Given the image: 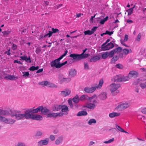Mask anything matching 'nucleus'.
Listing matches in <instances>:
<instances>
[{"mask_svg":"<svg viewBox=\"0 0 146 146\" xmlns=\"http://www.w3.org/2000/svg\"><path fill=\"white\" fill-rule=\"evenodd\" d=\"M109 131H111L112 133H116V129L115 128H112L109 129Z\"/></svg>","mask_w":146,"mask_h":146,"instance_id":"nucleus-61","label":"nucleus"},{"mask_svg":"<svg viewBox=\"0 0 146 146\" xmlns=\"http://www.w3.org/2000/svg\"><path fill=\"white\" fill-rule=\"evenodd\" d=\"M87 50V48H85L84 50H82V52L80 54L84 59L87 58L89 56V54H88L85 53Z\"/></svg>","mask_w":146,"mask_h":146,"instance_id":"nucleus-24","label":"nucleus"},{"mask_svg":"<svg viewBox=\"0 0 146 146\" xmlns=\"http://www.w3.org/2000/svg\"><path fill=\"white\" fill-rule=\"evenodd\" d=\"M20 58H21L20 60H25L26 62L29 63H30L31 62V60L29 56L27 57L26 55H24L23 56H20Z\"/></svg>","mask_w":146,"mask_h":146,"instance_id":"nucleus-13","label":"nucleus"},{"mask_svg":"<svg viewBox=\"0 0 146 146\" xmlns=\"http://www.w3.org/2000/svg\"><path fill=\"white\" fill-rule=\"evenodd\" d=\"M138 73L137 72L133 70L129 72L128 74V77L129 79L131 78L132 77L136 78L138 76Z\"/></svg>","mask_w":146,"mask_h":146,"instance_id":"nucleus-9","label":"nucleus"},{"mask_svg":"<svg viewBox=\"0 0 146 146\" xmlns=\"http://www.w3.org/2000/svg\"><path fill=\"white\" fill-rule=\"evenodd\" d=\"M116 127L117 128V129L119 131H120L122 132V131L123 130V129L120 126L118 125H116Z\"/></svg>","mask_w":146,"mask_h":146,"instance_id":"nucleus-62","label":"nucleus"},{"mask_svg":"<svg viewBox=\"0 0 146 146\" xmlns=\"http://www.w3.org/2000/svg\"><path fill=\"white\" fill-rule=\"evenodd\" d=\"M67 61H65L64 62L60 63V62L59 63V66H60V68L64 66V65L66 64L67 63Z\"/></svg>","mask_w":146,"mask_h":146,"instance_id":"nucleus-63","label":"nucleus"},{"mask_svg":"<svg viewBox=\"0 0 146 146\" xmlns=\"http://www.w3.org/2000/svg\"><path fill=\"white\" fill-rule=\"evenodd\" d=\"M110 44H111V43H109L106 46H101V49L103 51H105L109 50L111 48H108V46H109V45Z\"/></svg>","mask_w":146,"mask_h":146,"instance_id":"nucleus-29","label":"nucleus"},{"mask_svg":"<svg viewBox=\"0 0 146 146\" xmlns=\"http://www.w3.org/2000/svg\"><path fill=\"white\" fill-rule=\"evenodd\" d=\"M88 97L87 95H83L82 96L79 98L80 100H83L85 99L87 100V98Z\"/></svg>","mask_w":146,"mask_h":146,"instance_id":"nucleus-42","label":"nucleus"},{"mask_svg":"<svg viewBox=\"0 0 146 146\" xmlns=\"http://www.w3.org/2000/svg\"><path fill=\"white\" fill-rule=\"evenodd\" d=\"M129 79L128 75L127 76H124L119 75L115 76L114 77V81L115 82H124L128 80Z\"/></svg>","mask_w":146,"mask_h":146,"instance_id":"nucleus-3","label":"nucleus"},{"mask_svg":"<svg viewBox=\"0 0 146 146\" xmlns=\"http://www.w3.org/2000/svg\"><path fill=\"white\" fill-rule=\"evenodd\" d=\"M115 67L119 69H122L123 68V65L120 63L117 64L115 65Z\"/></svg>","mask_w":146,"mask_h":146,"instance_id":"nucleus-41","label":"nucleus"},{"mask_svg":"<svg viewBox=\"0 0 146 146\" xmlns=\"http://www.w3.org/2000/svg\"><path fill=\"white\" fill-rule=\"evenodd\" d=\"M34 108H31L32 110V111H33V113H36L38 112H41L42 109V106H39L37 108L35 109H33Z\"/></svg>","mask_w":146,"mask_h":146,"instance_id":"nucleus-16","label":"nucleus"},{"mask_svg":"<svg viewBox=\"0 0 146 146\" xmlns=\"http://www.w3.org/2000/svg\"><path fill=\"white\" fill-rule=\"evenodd\" d=\"M96 123V120L94 119H90L88 122V124L89 125H91L92 123Z\"/></svg>","mask_w":146,"mask_h":146,"instance_id":"nucleus-38","label":"nucleus"},{"mask_svg":"<svg viewBox=\"0 0 146 146\" xmlns=\"http://www.w3.org/2000/svg\"><path fill=\"white\" fill-rule=\"evenodd\" d=\"M68 108L67 106L65 105H62V107L61 108L62 112H65L68 111Z\"/></svg>","mask_w":146,"mask_h":146,"instance_id":"nucleus-32","label":"nucleus"},{"mask_svg":"<svg viewBox=\"0 0 146 146\" xmlns=\"http://www.w3.org/2000/svg\"><path fill=\"white\" fill-rule=\"evenodd\" d=\"M115 53V52L114 51L113 49L111 50L110 52H108V55L110 58L112 57L114 55V54Z\"/></svg>","mask_w":146,"mask_h":146,"instance_id":"nucleus-35","label":"nucleus"},{"mask_svg":"<svg viewBox=\"0 0 146 146\" xmlns=\"http://www.w3.org/2000/svg\"><path fill=\"white\" fill-rule=\"evenodd\" d=\"M126 11L128 12V16L131 15L133 12V10H132V9H129L126 10Z\"/></svg>","mask_w":146,"mask_h":146,"instance_id":"nucleus-49","label":"nucleus"},{"mask_svg":"<svg viewBox=\"0 0 146 146\" xmlns=\"http://www.w3.org/2000/svg\"><path fill=\"white\" fill-rule=\"evenodd\" d=\"M42 110H41V113L44 115H46L48 114V113L50 112V110L48 109L46 107H43V106H42Z\"/></svg>","mask_w":146,"mask_h":146,"instance_id":"nucleus-14","label":"nucleus"},{"mask_svg":"<svg viewBox=\"0 0 146 146\" xmlns=\"http://www.w3.org/2000/svg\"><path fill=\"white\" fill-rule=\"evenodd\" d=\"M22 73L23 74L22 76L25 78H27V77H28L29 75V72H23Z\"/></svg>","mask_w":146,"mask_h":146,"instance_id":"nucleus-45","label":"nucleus"},{"mask_svg":"<svg viewBox=\"0 0 146 146\" xmlns=\"http://www.w3.org/2000/svg\"><path fill=\"white\" fill-rule=\"evenodd\" d=\"M15 146H26L24 143L22 142H19Z\"/></svg>","mask_w":146,"mask_h":146,"instance_id":"nucleus-43","label":"nucleus"},{"mask_svg":"<svg viewBox=\"0 0 146 146\" xmlns=\"http://www.w3.org/2000/svg\"><path fill=\"white\" fill-rule=\"evenodd\" d=\"M108 51H107L104 53L102 54V58L105 59L107 58L108 56Z\"/></svg>","mask_w":146,"mask_h":146,"instance_id":"nucleus-40","label":"nucleus"},{"mask_svg":"<svg viewBox=\"0 0 146 146\" xmlns=\"http://www.w3.org/2000/svg\"><path fill=\"white\" fill-rule=\"evenodd\" d=\"M42 49L40 47L37 48L35 50L36 53L37 54H39L41 51Z\"/></svg>","mask_w":146,"mask_h":146,"instance_id":"nucleus-51","label":"nucleus"},{"mask_svg":"<svg viewBox=\"0 0 146 146\" xmlns=\"http://www.w3.org/2000/svg\"><path fill=\"white\" fill-rule=\"evenodd\" d=\"M103 83V79H101L99 82V83L97 86L92 87L91 88L88 87H85L84 89V91L87 93H92L94 92L96 89L100 88L102 87Z\"/></svg>","mask_w":146,"mask_h":146,"instance_id":"nucleus-2","label":"nucleus"},{"mask_svg":"<svg viewBox=\"0 0 146 146\" xmlns=\"http://www.w3.org/2000/svg\"><path fill=\"white\" fill-rule=\"evenodd\" d=\"M120 115V113H116L113 112L109 114V116L110 118H113L115 116H118Z\"/></svg>","mask_w":146,"mask_h":146,"instance_id":"nucleus-28","label":"nucleus"},{"mask_svg":"<svg viewBox=\"0 0 146 146\" xmlns=\"http://www.w3.org/2000/svg\"><path fill=\"white\" fill-rule=\"evenodd\" d=\"M15 118L17 120L24 119L25 118L24 114L21 113H17Z\"/></svg>","mask_w":146,"mask_h":146,"instance_id":"nucleus-18","label":"nucleus"},{"mask_svg":"<svg viewBox=\"0 0 146 146\" xmlns=\"http://www.w3.org/2000/svg\"><path fill=\"white\" fill-rule=\"evenodd\" d=\"M118 59V58L117 56V55H115L112 58L110 62L111 63H113L117 61Z\"/></svg>","mask_w":146,"mask_h":146,"instance_id":"nucleus-31","label":"nucleus"},{"mask_svg":"<svg viewBox=\"0 0 146 146\" xmlns=\"http://www.w3.org/2000/svg\"><path fill=\"white\" fill-rule=\"evenodd\" d=\"M52 30L53 33H56L58 32L59 30L57 29H54V28H52Z\"/></svg>","mask_w":146,"mask_h":146,"instance_id":"nucleus-59","label":"nucleus"},{"mask_svg":"<svg viewBox=\"0 0 146 146\" xmlns=\"http://www.w3.org/2000/svg\"><path fill=\"white\" fill-rule=\"evenodd\" d=\"M66 50L64 52V53L60 56L59 58L54 60L50 62V63L51 67H55L57 68H60V61L67 55L68 52V51L66 49Z\"/></svg>","mask_w":146,"mask_h":146,"instance_id":"nucleus-1","label":"nucleus"},{"mask_svg":"<svg viewBox=\"0 0 146 146\" xmlns=\"http://www.w3.org/2000/svg\"><path fill=\"white\" fill-rule=\"evenodd\" d=\"M76 71L75 69H71L69 71V75L71 77H74L76 74Z\"/></svg>","mask_w":146,"mask_h":146,"instance_id":"nucleus-17","label":"nucleus"},{"mask_svg":"<svg viewBox=\"0 0 146 146\" xmlns=\"http://www.w3.org/2000/svg\"><path fill=\"white\" fill-rule=\"evenodd\" d=\"M100 59V57L99 56H93L91 58L90 60V61L91 62H94Z\"/></svg>","mask_w":146,"mask_h":146,"instance_id":"nucleus-27","label":"nucleus"},{"mask_svg":"<svg viewBox=\"0 0 146 146\" xmlns=\"http://www.w3.org/2000/svg\"><path fill=\"white\" fill-rule=\"evenodd\" d=\"M42 135V132L40 131H37L35 135V136L36 137H38Z\"/></svg>","mask_w":146,"mask_h":146,"instance_id":"nucleus-52","label":"nucleus"},{"mask_svg":"<svg viewBox=\"0 0 146 146\" xmlns=\"http://www.w3.org/2000/svg\"><path fill=\"white\" fill-rule=\"evenodd\" d=\"M19 34L22 35H24L25 34H26L27 33V30L24 28L20 29L19 30Z\"/></svg>","mask_w":146,"mask_h":146,"instance_id":"nucleus-30","label":"nucleus"},{"mask_svg":"<svg viewBox=\"0 0 146 146\" xmlns=\"http://www.w3.org/2000/svg\"><path fill=\"white\" fill-rule=\"evenodd\" d=\"M72 100L70 98L68 100V104L70 106L71 108H72L73 106V105L72 103Z\"/></svg>","mask_w":146,"mask_h":146,"instance_id":"nucleus-46","label":"nucleus"},{"mask_svg":"<svg viewBox=\"0 0 146 146\" xmlns=\"http://www.w3.org/2000/svg\"><path fill=\"white\" fill-rule=\"evenodd\" d=\"M71 93V91L68 89H66L65 91H62L61 94L62 95L64 96H67L69 95Z\"/></svg>","mask_w":146,"mask_h":146,"instance_id":"nucleus-21","label":"nucleus"},{"mask_svg":"<svg viewBox=\"0 0 146 146\" xmlns=\"http://www.w3.org/2000/svg\"><path fill=\"white\" fill-rule=\"evenodd\" d=\"M63 140V138L62 136H60L56 139V141H55V143L57 145H59L62 142Z\"/></svg>","mask_w":146,"mask_h":146,"instance_id":"nucleus-23","label":"nucleus"},{"mask_svg":"<svg viewBox=\"0 0 146 146\" xmlns=\"http://www.w3.org/2000/svg\"><path fill=\"white\" fill-rule=\"evenodd\" d=\"M9 112L10 113L9 115H10L12 117L15 116V117L16 116L17 113H21V111H16L11 110H10V112Z\"/></svg>","mask_w":146,"mask_h":146,"instance_id":"nucleus-25","label":"nucleus"},{"mask_svg":"<svg viewBox=\"0 0 146 146\" xmlns=\"http://www.w3.org/2000/svg\"><path fill=\"white\" fill-rule=\"evenodd\" d=\"M64 113L62 112L50 113L47 115V118H56L58 116L61 117L63 116Z\"/></svg>","mask_w":146,"mask_h":146,"instance_id":"nucleus-5","label":"nucleus"},{"mask_svg":"<svg viewBox=\"0 0 146 146\" xmlns=\"http://www.w3.org/2000/svg\"><path fill=\"white\" fill-rule=\"evenodd\" d=\"M84 68L85 70H89V67L87 63L84 62Z\"/></svg>","mask_w":146,"mask_h":146,"instance_id":"nucleus-50","label":"nucleus"},{"mask_svg":"<svg viewBox=\"0 0 146 146\" xmlns=\"http://www.w3.org/2000/svg\"><path fill=\"white\" fill-rule=\"evenodd\" d=\"M107 94L106 92H103L99 95L98 97L101 100H104L107 98Z\"/></svg>","mask_w":146,"mask_h":146,"instance_id":"nucleus-12","label":"nucleus"},{"mask_svg":"<svg viewBox=\"0 0 146 146\" xmlns=\"http://www.w3.org/2000/svg\"><path fill=\"white\" fill-rule=\"evenodd\" d=\"M69 56L72 58L74 60L77 61L84 59L81 54H72L69 55Z\"/></svg>","mask_w":146,"mask_h":146,"instance_id":"nucleus-6","label":"nucleus"},{"mask_svg":"<svg viewBox=\"0 0 146 146\" xmlns=\"http://www.w3.org/2000/svg\"><path fill=\"white\" fill-rule=\"evenodd\" d=\"M88 108L93 110L95 108L96 106L94 104L89 103L88 104Z\"/></svg>","mask_w":146,"mask_h":146,"instance_id":"nucleus-36","label":"nucleus"},{"mask_svg":"<svg viewBox=\"0 0 146 146\" xmlns=\"http://www.w3.org/2000/svg\"><path fill=\"white\" fill-rule=\"evenodd\" d=\"M120 87V84H116L114 83H112L110 85V90L111 92L115 91Z\"/></svg>","mask_w":146,"mask_h":146,"instance_id":"nucleus-7","label":"nucleus"},{"mask_svg":"<svg viewBox=\"0 0 146 146\" xmlns=\"http://www.w3.org/2000/svg\"><path fill=\"white\" fill-rule=\"evenodd\" d=\"M39 68V66H32L29 69L30 71H34L35 70H37Z\"/></svg>","mask_w":146,"mask_h":146,"instance_id":"nucleus-37","label":"nucleus"},{"mask_svg":"<svg viewBox=\"0 0 146 146\" xmlns=\"http://www.w3.org/2000/svg\"><path fill=\"white\" fill-rule=\"evenodd\" d=\"M96 94H94L91 97H88L87 98V100H88L90 102H91V100L95 97H96Z\"/></svg>","mask_w":146,"mask_h":146,"instance_id":"nucleus-47","label":"nucleus"},{"mask_svg":"<svg viewBox=\"0 0 146 146\" xmlns=\"http://www.w3.org/2000/svg\"><path fill=\"white\" fill-rule=\"evenodd\" d=\"M140 86L142 89L146 88V84L145 82V83H142L140 84Z\"/></svg>","mask_w":146,"mask_h":146,"instance_id":"nucleus-54","label":"nucleus"},{"mask_svg":"<svg viewBox=\"0 0 146 146\" xmlns=\"http://www.w3.org/2000/svg\"><path fill=\"white\" fill-rule=\"evenodd\" d=\"M114 51L116 53H120L122 50V48L120 47H118L116 48L113 49Z\"/></svg>","mask_w":146,"mask_h":146,"instance_id":"nucleus-34","label":"nucleus"},{"mask_svg":"<svg viewBox=\"0 0 146 146\" xmlns=\"http://www.w3.org/2000/svg\"><path fill=\"white\" fill-rule=\"evenodd\" d=\"M16 120L15 119H8V122H7V124H12L15 122Z\"/></svg>","mask_w":146,"mask_h":146,"instance_id":"nucleus-39","label":"nucleus"},{"mask_svg":"<svg viewBox=\"0 0 146 146\" xmlns=\"http://www.w3.org/2000/svg\"><path fill=\"white\" fill-rule=\"evenodd\" d=\"M71 78H63L60 80V84H62L64 82H65V83H67L69 82Z\"/></svg>","mask_w":146,"mask_h":146,"instance_id":"nucleus-19","label":"nucleus"},{"mask_svg":"<svg viewBox=\"0 0 146 146\" xmlns=\"http://www.w3.org/2000/svg\"><path fill=\"white\" fill-rule=\"evenodd\" d=\"M122 50L125 55H127L129 53V51L128 49L125 48Z\"/></svg>","mask_w":146,"mask_h":146,"instance_id":"nucleus-48","label":"nucleus"},{"mask_svg":"<svg viewBox=\"0 0 146 146\" xmlns=\"http://www.w3.org/2000/svg\"><path fill=\"white\" fill-rule=\"evenodd\" d=\"M84 34L85 35H91L92 34L91 31L89 30L84 31Z\"/></svg>","mask_w":146,"mask_h":146,"instance_id":"nucleus-44","label":"nucleus"},{"mask_svg":"<svg viewBox=\"0 0 146 146\" xmlns=\"http://www.w3.org/2000/svg\"><path fill=\"white\" fill-rule=\"evenodd\" d=\"M31 119L37 120H41L42 119V117L38 114H33L32 116Z\"/></svg>","mask_w":146,"mask_h":146,"instance_id":"nucleus-15","label":"nucleus"},{"mask_svg":"<svg viewBox=\"0 0 146 146\" xmlns=\"http://www.w3.org/2000/svg\"><path fill=\"white\" fill-rule=\"evenodd\" d=\"M140 81V79H138L135 80L133 82V84L134 85H137L139 84Z\"/></svg>","mask_w":146,"mask_h":146,"instance_id":"nucleus-64","label":"nucleus"},{"mask_svg":"<svg viewBox=\"0 0 146 146\" xmlns=\"http://www.w3.org/2000/svg\"><path fill=\"white\" fill-rule=\"evenodd\" d=\"M96 14L94 15L93 16H92L91 18L90 19V22L93 23V22H95V21H93V19L95 18V16L96 15Z\"/></svg>","mask_w":146,"mask_h":146,"instance_id":"nucleus-58","label":"nucleus"},{"mask_svg":"<svg viewBox=\"0 0 146 146\" xmlns=\"http://www.w3.org/2000/svg\"><path fill=\"white\" fill-rule=\"evenodd\" d=\"M111 92V93L112 94V95L113 96H115L116 95L117 93H119V90H116L115 91H113V92Z\"/></svg>","mask_w":146,"mask_h":146,"instance_id":"nucleus-56","label":"nucleus"},{"mask_svg":"<svg viewBox=\"0 0 146 146\" xmlns=\"http://www.w3.org/2000/svg\"><path fill=\"white\" fill-rule=\"evenodd\" d=\"M31 108L28 109L25 112L24 114L25 118L28 119H31L32 116L33 114H31V113H33V111Z\"/></svg>","mask_w":146,"mask_h":146,"instance_id":"nucleus-4","label":"nucleus"},{"mask_svg":"<svg viewBox=\"0 0 146 146\" xmlns=\"http://www.w3.org/2000/svg\"><path fill=\"white\" fill-rule=\"evenodd\" d=\"M49 139L48 138H46L44 140H40L37 143L38 146H42L43 145H47Z\"/></svg>","mask_w":146,"mask_h":146,"instance_id":"nucleus-8","label":"nucleus"},{"mask_svg":"<svg viewBox=\"0 0 146 146\" xmlns=\"http://www.w3.org/2000/svg\"><path fill=\"white\" fill-rule=\"evenodd\" d=\"M72 101L73 102L75 103L76 104H77L79 102L80 100L76 98H73L72 99Z\"/></svg>","mask_w":146,"mask_h":146,"instance_id":"nucleus-60","label":"nucleus"},{"mask_svg":"<svg viewBox=\"0 0 146 146\" xmlns=\"http://www.w3.org/2000/svg\"><path fill=\"white\" fill-rule=\"evenodd\" d=\"M88 114L87 112L83 110L79 111L77 114V116H85Z\"/></svg>","mask_w":146,"mask_h":146,"instance_id":"nucleus-26","label":"nucleus"},{"mask_svg":"<svg viewBox=\"0 0 146 146\" xmlns=\"http://www.w3.org/2000/svg\"><path fill=\"white\" fill-rule=\"evenodd\" d=\"M117 57L118 58V59L119 58L123 59V53H119L117 55Z\"/></svg>","mask_w":146,"mask_h":146,"instance_id":"nucleus-53","label":"nucleus"},{"mask_svg":"<svg viewBox=\"0 0 146 146\" xmlns=\"http://www.w3.org/2000/svg\"><path fill=\"white\" fill-rule=\"evenodd\" d=\"M129 105L127 103H125L120 104L118 105L116 107V108L121 110L122 109H125L128 107Z\"/></svg>","mask_w":146,"mask_h":146,"instance_id":"nucleus-11","label":"nucleus"},{"mask_svg":"<svg viewBox=\"0 0 146 146\" xmlns=\"http://www.w3.org/2000/svg\"><path fill=\"white\" fill-rule=\"evenodd\" d=\"M98 27L95 26L92 28L91 31L92 34L96 31Z\"/></svg>","mask_w":146,"mask_h":146,"instance_id":"nucleus-55","label":"nucleus"},{"mask_svg":"<svg viewBox=\"0 0 146 146\" xmlns=\"http://www.w3.org/2000/svg\"><path fill=\"white\" fill-rule=\"evenodd\" d=\"M0 121L4 122L7 123L8 122V119L0 115Z\"/></svg>","mask_w":146,"mask_h":146,"instance_id":"nucleus-33","label":"nucleus"},{"mask_svg":"<svg viewBox=\"0 0 146 146\" xmlns=\"http://www.w3.org/2000/svg\"><path fill=\"white\" fill-rule=\"evenodd\" d=\"M62 107V105L54 104L52 107V108L53 111H58Z\"/></svg>","mask_w":146,"mask_h":146,"instance_id":"nucleus-10","label":"nucleus"},{"mask_svg":"<svg viewBox=\"0 0 146 146\" xmlns=\"http://www.w3.org/2000/svg\"><path fill=\"white\" fill-rule=\"evenodd\" d=\"M49 138L52 141H54L55 139L54 136L52 135H50Z\"/></svg>","mask_w":146,"mask_h":146,"instance_id":"nucleus-57","label":"nucleus"},{"mask_svg":"<svg viewBox=\"0 0 146 146\" xmlns=\"http://www.w3.org/2000/svg\"><path fill=\"white\" fill-rule=\"evenodd\" d=\"M18 78L17 77H15L14 75H8L5 77V78L7 80H15L16 79H17Z\"/></svg>","mask_w":146,"mask_h":146,"instance_id":"nucleus-20","label":"nucleus"},{"mask_svg":"<svg viewBox=\"0 0 146 146\" xmlns=\"http://www.w3.org/2000/svg\"><path fill=\"white\" fill-rule=\"evenodd\" d=\"M10 113L9 111L7 110H4L0 109V115H9Z\"/></svg>","mask_w":146,"mask_h":146,"instance_id":"nucleus-22","label":"nucleus"}]
</instances>
